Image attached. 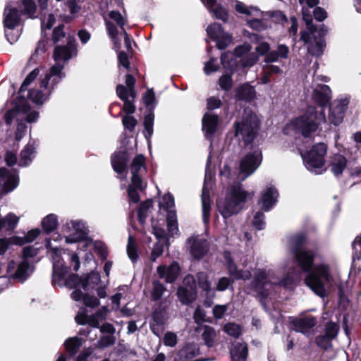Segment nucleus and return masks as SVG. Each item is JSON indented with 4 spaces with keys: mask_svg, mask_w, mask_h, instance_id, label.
Here are the masks:
<instances>
[{
    "mask_svg": "<svg viewBox=\"0 0 361 361\" xmlns=\"http://www.w3.org/2000/svg\"><path fill=\"white\" fill-rule=\"evenodd\" d=\"M313 98L319 104V109L310 106L306 113L286 124L283 133L288 135H296L301 133L307 137L314 132L318 125L324 121L325 114L322 106L326 104L331 99V90L326 85H318L313 92Z\"/></svg>",
    "mask_w": 361,
    "mask_h": 361,
    "instance_id": "1",
    "label": "nucleus"
},
{
    "mask_svg": "<svg viewBox=\"0 0 361 361\" xmlns=\"http://www.w3.org/2000/svg\"><path fill=\"white\" fill-rule=\"evenodd\" d=\"M75 51V49L71 41L67 46L56 47L54 53L56 63L51 67L49 73L44 77L41 76L39 88L29 91L28 97L30 100L37 104H42L49 99L54 87L65 77V73L62 71L63 64L61 62L69 60Z\"/></svg>",
    "mask_w": 361,
    "mask_h": 361,
    "instance_id": "2",
    "label": "nucleus"
},
{
    "mask_svg": "<svg viewBox=\"0 0 361 361\" xmlns=\"http://www.w3.org/2000/svg\"><path fill=\"white\" fill-rule=\"evenodd\" d=\"M62 232L67 234L65 238L66 243H78V252L71 256V264L74 271L80 268L90 269L94 264L93 255L90 251L83 250L92 245L91 239L87 238L88 228L82 220H70L62 226Z\"/></svg>",
    "mask_w": 361,
    "mask_h": 361,
    "instance_id": "3",
    "label": "nucleus"
},
{
    "mask_svg": "<svg viewBox=\"0 0 361 361\" xmlns=\"http://www.w3.org/2000/svg\"><path fill=\"white\" fill-rule=\"evenodd\" d=\"M254 192L247 191L242 185L236 184L226 188L224 198L216 203L217 209L224 219L240 212L245 204L254 197Z\"/></svg>",
    "mask_w": 361,
    "mask_h": 361,
    "instance_id": "4",
    "label": "nucleus"
},
{
    "mask_svg": "<svg viewBox=\"0 0 361 361\" xmlns=\"http://www.w3.org/2000/svg\"><path fill=\"white\" fill-rule=\"evenodd\" d=\"M100 272H86L79 276L74 272H52L53 286L66 287L70 289L81 286L85 291L94 289L101 283Z\"/></svg>",
    "mask_w": 361,
    "mask_h": 361,
    "instance_id": "5",
    "label": "nucleus"
},
{
    "mask_svg": "<svg viewBox=\"0 0 361 361\" xmlns=\"http://www.w3.org/2000/svg\"><path fill=\"white\" fill-rule=\"evenodd\" d=\"M306 242V235L303 233L293 234L287 238V250L293 256L302 271H311L314 264V252L302 250Z\"/></svg>",
    "mask_w": 361,
    "mask_h": 361,
    "instance_id": "6",
    "label": "nucleus"
},
{
    "mask_svg": "<svg viewBox=\"0 0 361 361\" xmlns=\"http://www.w3.org/2000/svg\"><path fill=\"white\" fill-rule=\"evenodd\" d=\"M312 8L302 6V18L306 23L307 30L300 35V39L307 45L308 52L312 56H319L325 46L324 40L317 36L315 26L312 24Z\"/></svg>",
    "mask_w": 361,
    "mask_h": 361,
    "instance_id": "7",
    "label": "nucleus"
},
{
    "mask_svg": "<svg viewBox=\"0 0 361 361\" xmlns=\"http://www.w3.org/2000/svg\"><path fill=\"white\" fill-rule=\"evenodd\" d=\"M304 284L321 298L328 296L336 282L331 272H307Z\"/></svg>",
    "mask_w": 361,
    "mask_h": 361,
    "instance_id": "8",
    "label": "nucleus"
},
{
    "mask_svg": "<svg viewBox=\"0 0 361 361\" xmlns=\"http://www.w3.org/2000/svg\"><path fill=\"white\" fill-rule=\"evenodd\" d=\"M250 46L245 44L237 47L234 53L225 52L221 55V63L224 68L232 71L237 63L243 67L252 66L258 61V56L250 53Z\"/></svg>",
    "mask_w": 361,
    "mask_h": 361,
    "instance_id": "9",
    "label": "nucleus"
},
{
    "mask_svg": "<svg viewBox=\"0 0 361 361\" xmlns=\"http://www.w3.org/2000/svg\"><path fill=\"white\" fill-rule=\"evenodd\" d=\"M305 167L308 171L315 174H321L326 171L325 155L327 146L324 143H318L305 153L299 149Z\"/></svg>",
    "mask_w": 361,
    "mask_h": 361,
    "instance_id": "10",
    "label": "nucleus"
},
{
    "mask_svg": "<svg viewBox=\"0 0 361 361\" xmlns=\"http://www.w3.org/2000/svg\"><path fill=\"white\" fill-rule=\"evenodd\" d=\"M236 137H241L245 145L254 140L259 127V118L257 115L245 111L240 122L235 123Z\"/></svg>",
    "mask_w": 361,
    "mask_h": 361,
    "instance_id": "11",
    "label": "nucleus"
},
{
    "mask_svg": "<svg viewBox=\"0 0 361 361\" xmlns=\"http://www.w3.org/2000/svg\"><path fill=\"white\" fill-rule=\"evenodd\" d=\"M329 169L336 177L348 170L350 176H358L361 173L360 166H354L351 161L348 162L346 158L340 154L332 155L329 160Z\"/></svg>",
    "mask_w": 361,
    "mask_h": 361,
    "instance_id": "12",
    "label": "nucleus"
},
{
    "mask_svg": "<svg viewBox=\"0 0 361 361\" xmlns=\"http://www.w3.org/2000/svg\"><path fill=\"white\" fill-rule=\"evenodd\" d=\"M262 161V152L255 149L242 157L239 162L240 173L242 180L251 176L260 166Z\"/></svg>",
    "mask_w": 361,
    "mask_h": 361,
    "instance_id": "13",
    "label": "nucleus"
},
{
    "mask_svg": "<svg viewBox=\"0 0 361 361\" xmlns=\"http://www.w3.org/2000/svg\"><path fill=\"white\" fill-rule=\"evenodd\" d=\"M235 10L238 13L255 17L247 21V23L253 30L261 31L267 28L265 23L258 18L262 16V12L259 9L254 7H247L241 2H237L235 4Z\"/></svg>",
    "mask_w": 361,
    "mask_h": 361,
    "instance_id": "14",
    "label": "nucleus"
},
{
    "mask_svg": "<svg viewBox=\"0 0 361 361\" xmlns=\"http://www.w3.org/2000/svg\"><path fill=\"white\" fill-rule=\"evenodd\" d=\"M19 184L17 171L0 169V196L13 190Z\"/></svg>",
    "mask_w": 361,
    "mask_h": 361,
    "instance_id": "15",
    "label": "nucleus"
},
{
    "mask_svg": "<svg viewBox=\"0 0 361 361\" xmlns=\"http://www.w3.org/2000/svg\"><path fill=\"white\" fill-rule=\"evenodd\" d=\"M208 36L212 39L219 49H224L232 43V37L224 32L222 27L219 23H214L207 28Z\"/></svg>",
    "mask_w": 361,
    "mask_h": 361,
    "instance_id": "16",
    "label": "nucleus"
},
{
    "mask_svg": "<svg viewBox=\"0 0 361 361\" xmlns=\"http://www.w3.org/2000/svg\"><path fill=\"white\" fill-rule=\"evenodd\" d=\"M212 175L207 170L205 173L204 185L202 190V220L204 224H208L211 211L209 189L212 186Z\"/></svg>",
    "mask_w": 361,
    "mask_h": 361,
    "instance_id": "17",
    "label": "nucleus"
},
{
    "mask_svg": "<svg viewBox=\"0 0 361 361\" xmlns=\"http://www.w3.org/2000/svg\"><path fill=\"white\" fill-rule=\"evenodd\" d=\"M164 221L163 219L155 222L154 220L152 221V226L154 235L159 240V242L156 243L153 247L151 254V259L155 261L156 259L159 257L164 251V243L166 240V233L163 228Z\"/></svg>",
    "mask_w": 361,
    "mask_h": 361,
    "instance_id": "18",
    "label": "nucleus"
},
{
    "mask_svg": "<svg viewBox=\"0 0 361 361\" xmlns=\"http://www.w3.org/2000/svg\"><path fill=\"white\" fill-rule=\"evenodd\" d=\"M348 104L347 97H341L334 102L329 109V120L331 123L338 126L342 123Z\"/></svg>",
    "mask_w": 361,
    "mask_h": 361,
    "instance_id": "19",
    "label": "nucleus"
},
{
    "mask_svg": "<svg viewBox=\"0 0 361 361\" xmlns=\"http://www.w3.org/2000/svg\"><path fill=\"white\" fill-rule=\"evenodd\" d=\"M267 285H269L267 272H257L251 282L250 287L258 294L261 300H266L269 296Z\"/></svg>",
    "mask_w": 361,
    "mask_h": 361,
    "instance_id": "20",
    "label": "nucleus"
},
{
    "mask_svg": "<svg viewBox=\"0 0 361 361\" xmlns=\"http://www.w3.org/2000/svg\"><path fill=\"white\" fill-rule=\"evenodd\" d=\"M290 324L295 331L307 334L317 325V319L313 315H307L293 318Z\"/></svg>",
    "mask_w": 361,
    "mask_h": 361,
    "instance_id": "21",
    "label": "nucleus"
},
{
    "mask_svg": "<svg viewBox=\"0 0 361 361\" xmlns=\"http://www.w3.org/2000/svg\"><path fill=\"white\" fill-rule=\"evenodd\" d=\"M190 245V253L195 259H200L206 255L209 250L208 242L199 236H192L188 240Z\"/></svg>",
    "mask_w": 361,
    "mask_h": 361,
    "instance_id": "22",
    "label": "nucleus"
},
{
    "mask_svg": "<svg viewBox=\"0 0 361 361\" xmlns=\"http://www.w3.org/2000/svg\"><path fill=\"white\" fill-rule=\"evenodd\" d=\"M38 251L32 246H27L23 250V258L19 262L16 271H30L35 269V264L37 262L35 259Z\"/></svg>",
    "mask_w": 361,
    "mask_h": 361,
    "instance_id": "23",
    "label": "nucleus"
},
{
    "mask_svg": "<svg viewBox=\"0 0 361 361\" xmlns=\"http://www.w3.org/2000/svg\"><path fill=\"white\" fill-rule=\"evenodd\" d=\"M278 197L279 193L276 189L273 186L267 187V189L262 192L259 204L262 209L268 212L276 204Z\"/></svg>",
    "mask_w": 361,
    "mask_h": 361,
    "instance_id": "24",
    "label": "nucleus"
},
{
    "mask_svg": "<svg viewBox=\"0 0 361 361\" xmlns=\"http://www.w3.org/2000/svg\"><path fill=\"white\" fill-rule=\"evenodd\" d=\"M145 159L143 155H137L133 160L130 166L131 181L133 184L137 182H145L142 180V176L145 173Z\"/></svg>",
    "mask_w": 361,
    "mask_h": 361,
    "instance_id": "25",
    "label": "nucleus"
},
{
    "mask_svg": "<svg viewBox=\"0 0 361 361\" xmlns=\"http://www.w3.org/2000/svg\"><path fill=\"white\" fill-rule=\"evenodd\" d=\"M61 235L55 233L53 235L51 238H47L45 240V246L49 252H52L55 255L53 257V271H63V264L61 261L60 257L58 256L57 252L59 251L58 246H54L51 243V240L54 242H59L62 240Z\"/></svg>",
    "mask_w": 361,
    "mask_h": 361,
    "instance_id": "26",
    "label": "nucleus"
},
{
    "mask_svg": "<svg viewBox=\"0 0 361 361\" xmlns=\"http://www.w3.org/2000/svg\"><path fill=\"white\" fill-rule=\"evenodd\" d=\"M202 130L204 132V135L207 139L211 140L213 134L216 130L219 123L218 116L211 113L207 112L203 116L202 120Z\"/></svg>",
    "mask_w": 361,
    "mask_h": 361,
    "instance_id": "27",
    "label": "nucleus"
},
{
    "mask_svg": "<svg viewBox=\"0 0 361 361\" xmlns=\"http://www.w3.org/2000/svg\"><path fill=\"white\" fill-rule=\"evenodd\" d=\"M176 295L181 304L189 305L197 298L195 286L194 287L190 286V289L184 286H180L177 289Z\"/></svg>",
    "mask_w": 361,
    "mask_h": 361,
    "instance_id": "28",
    "label": "nucleus"
},
{
    "mask_svg": "<svg viewBox=\"0 0 361 361\" xmlns=\"http://www.w3.org/2000/svg\"><path fill=\"white\" fill-rule=\"evenodd\" d=\"M289 55V48L285 44H279L276 49L269 51L265 56L266 63H272L279 61L281 59H288Z\"/></svg>",
    "mask_w": 361,
    "mask_h": 361,
    "instance_id": "29",
    "label": "nucleus"
},
{
    "mask_svg": "<svg viewBox=\"0 0 361 361\" xmlns=\"http://www.w3.org/2000/svg\"><path fill=\"white\" fill-rule=\"evenodd\" d=\"M116 94L118 97L124 102L123 110L128 115L133 114L135 111V106L133 102L129 99V94H127V90L123 85H118L116 87Z\"/></svg>",
    "mask_w": 361,
    "mask_h": 361,
    "instance_id": "30",
    "label": "nucleus"
},
{
    "mask_svg": "<svg viewBox=\"0 0 361 361\" xmlns=\"http://www.w3.org/2000/svg\"><path fill=\"white\" fill-rule=\"evenodd\" d=\"M4 25L8 30H13L19 23L20 16L15 8L7 6L4 11Z\"/></svg>",
    "mask_w": 361,
    "mask_h": 361,
    "instance_id": "31",
    "label": "nucleus"
},
{
    "mask_svg": "<svg viewBox=\"0 0 361 361\" xmlns=\"http://www.w3.org/2000/svg\"><path fill=\"white\" fill-rule=\"evenodd\" d=\"M35 143H28L20 152V157L18 162L20 166H28L32 161L35 154Z\"/></svg>",
    "mask_w": 361,
    "mask_h": 361,
    "instance_id": "32",
    "label": "nucleus"
},
{
    "mask_svg": "<svg viewBox=\"0 0 361 361\" xmlns=\"http://www.w3.org/2000/svg\"><path fill=\"white\" fill-rule=\"evenodd\" d=\"M199 354V348L195 344L188 343L178 351V355L180 361H190Z\"/></svg>",
    "mask_w": 361,
    "mask_h": 361,
    "instance_id": "33",
    "label": "nucleus"
},
{
    "mask_svg": "<svg viewBox=\"0 0 361 361\" xmlns=\"http://www.w3.org/2000/svg\"><path fill=\"white\" fill-rule=\"evenodd\" d=\"M127 162L126 153L123 151L115 152L111 157V164L114 170L117 173H121L124 171Z\"/></svg>",
    "mask_w": 361,
    "mask_h": 361,
    "instance_id": "34",
    "label": "nucleus"
},
{
    "mask_svg": "<svg viewBox=\"0 0 361 361\" xmlns=\"http://www.w3.org/2000/svg\"><path fill=\"white\" fill-rule=\"evenodd\" d=\"M41 231L39 228H35L29 231L26 235L23 237L13 236L10 238V242L14 245H22L35 240L40 234Z\"/></svg>",
    "mask_w": 361,
    "mask_h": 361,
    "instance_id": "35",
    "label": "nucleus"
},
{
    "mask_svg": "<svg viewBox=\"0 0 361 361\" xmlns=\"http://www.w3.org/2000/svg\"><path fill=\"white\" fill-rule=\"evenodd\" d=\"M235 96L240 100L251 101L255 98L256 92L252 86L245 83L236 90Z\"/></svg>",
    "mask_w": 361,
    "mask_h": 361,
    "instance_id": "36",
    "label": "nucleus"
},
{
    "mask_svg": "<svg viewBox=\"0 0 361 361\" xmlns=\"http://www.w3.org/2000/svg\"><path fill=\"white\" fill-rule=\"evenodd\" d=\"M232 361H246L248 356L247 344L238 343L231 350Z\"/></svg>",
    "mask_w": 361,
    "mask_h": 361,
    "instance_id": "37",
    "label": "nucleus"
},
{
    "mask_svg": "<svg viewBox=\"0 0 361 361\" xmlns=\"http://www.w3.org/2000/svg\"><path fill=\"white\" fill-rule=\"evenodd\" d=\"M82 345V338L75 336L68 338L64 343L65 349L68 353V357H74L79 351Z\"/></svg>",
    "mask_w": 361,
    "mask_h": 361,
    "instance_id": "38",
    "label": "nucleus"
},
{
    "mask_svg": "<svg viewBox=\"0 0 361 361\" xmlns=\"http://www.w3.org/2000/svg\"><path fill=\"white\" fill-rule=\"evenodd\" d=\"M146 182H137L136 184H133L131 181V183L128 188V194L130 201L134 203L138 202L140 201V196L137 191H142L146 188Z\"/></svg>",
    "mask_w": 361,
    "mask_h": 361,
    "instance_id": "39",
    "label": "nucleus"
},
{
    "mask_svg": "<svg viewBox=\"0 0 361 361\" xmlns=\"http://www.w3.org/2000/svg\"><path fill=\"white\" fill-rule=\"evenodd\" d=\"M58 217L54 214H49L42 220L41 225L44 232L49 233L54 231L58 226Z\"/></svg>",
    "mask_w": 361,
    "mask_h": 361,
    "instance_id": "40",
    "label": "nucleus"
},
{
    "mask_svg": "<svg viewBox=\"0 0 361 361\" xmlns=\"http://www.w3.org/2000/svg\"><path fill=\"white\" fill-rule=\"evenodd\" d=\"M206 272H197L198 287L205 292L206 296L209 297L210 293H212V297H214V291L212 290L211 283L208 280L207 276L205 275Z\"/></svg>",
    "mask_w": 361,
    "mask_h": 361,
    "instance_id": "41",
    "label": "nucleus"
},
{
    "mask_svg": "<svg viewBox=\"0 0 361 361\" xmlns=\"http://www.w3.org/2000/svg\"><path fill=\"white\" fill-rule=\"evenodd\" d=\"M168 231L171 236L178 233V226L176 211H170L166 214Z\"/></svg>",
    "mask_w": 361,
    "mask_h": 361,
    "instance_id": "42",
    "label": "nucleus"
},
{
    "mask_svg": "<svg viewBox=\"0 0 361 361\" xmlns=\"http://www.w3.org/2000/svg\"><path fill=\"white\" fill-rule=\"evenodd\" d=\"M216 337V332L214 329L210 326H204V331L202 334V338L204 343L209 348L214 345V338Z\"/></svg>",
    "mask_w": 361,
    "mask_h": 361,
    "instance_id": "43",
    "label": "nucleus"
},
{
    "mask_svg": "<svg viewBox=\"0 0 361 361\" xmlns=\"http://www.w3.org/2000/svg\"><path fill=\"white\" fill-rule=\"evenodd\" d=\"M159 209L166 211L167 214L170 211H176L174 209V199L170 194L164 195L159 202Z\"/></svg>",
    "mask_w": 361,
    "mask_h": 361,
    "instance_id": "44",
    "label": "nucleus"
},
{
    "mask_svg": "<svg viewBox=\"0 0 361 361\" xmlns=\"http://www.w3.org/2000/svg\"><path fill=\"white\" fill-rule=\"evenodd\" d=\"M294 272H286L279 281L280 286L292 290L297 284V279L293 274Z\"/></svg>",
    "mask_w": 361,
    "mask_h": 361,
    "instance_id": "45",
    "label": "nucleus"
},
{
    "mask_svg": "<svg viewBox=\"0 0 361 361\" xmlns=\"http://www.w3.org/2000/svg\"><path fill=\"white\" fill-rule=\"evenodd\" d=\"M153 288L151 292L152 300L156 302L159 300L166 290L165 286L159 281H154L152 283Z\"/></svg>",
    "mask_w": 361,
    "mask_h": 361,
    "instance_id": "46",
    "label": "nucleus"
},
{
    "mask_svg": "<svg viewBox=\"0 0 361 361\" xmlns=\"http://www.w3.org/2000/svg\"><path fill=\"white\" fill-rule=\"evenodd\" d=\"M224 331L228 336L238 338L241 334V326L235 323L228 322L224 325Z\"/></svg>",
    "mask_w": 361,
    "mask_h": 361,
    "instance_id": "47",
    "label": "nucleus"
},
{
    "mask_svg": "<svg viewBox=\"0 0 361 361\" xmlns=\"http://www.w3.org/2000/svg\"><path fill=\"white\" fill-rule=\"evenodd\" d=\"M108 33L114 42V48L118 50L121 48L120 41L117 38L118 30L116 27L111 22L107 21L106 23Z\"/></svg>",
    "mask_w": 361,
    "mask_h": 361,
    "instance_id": "48",
    "label": "nucleus"
},
{
    "mask_svg": "<svg viewBox=\"0 0 361 361\" xmlns=\"http://www.w3.org/2000/svg\"><path fill=\"white\" fill-rule=\"evenodd\" d=\"M128 256L132 262L137 260L138 255L137 252V246L135 239L133 236L129 235L127 245Z\"/></svg>",
    "mask_w": 361,
    "mask_h": 361,
    "instance_id": "49",
    "label": "nucleus"
},
{
    "mask_svg": "<svg viewBox=\"0 0 361 361\" xmlns=\"http://www.w3.org/2000/svg\"><path fill=\"white\" fill-rule=\"evenodd\" d=\"M18 222V218L13 214L10 213L4 220L0 219V230L4 226H6L8 229L13 228Z\"/></svg>",
    "mask_w": 361,
    "mask_h": 361,
    "instance_id": "50",
    "label": "nucleus"
},
{
    "mask_svg": "<svg viewBox=\"0 0 361 361\" xmlns=\"http://www.w3.org/2000/svg\"><path fill=\"white\" fill-rule=\"evenodd\" d=\"M115 343L116 338L113 335L102 336L98 340L97 347L100 349H104L114 345Z\"/></svg>",
    "mask_w": 361,
    "mask_h": 361,
    "instance_id": "51",
    "label": "nucleus"
},
{
    "mask_svg": "<svg viewBox=\"0 0 361 361\" xmlns=\"http://www.w3.org/2000/svg\"><path fill=\"white\" fill-rule=\"evenodd\" d=\"M152 206V201L151 200H147L145 202H142L138 209V218L139 221L143 224L145 218L147 216V214L148 210Z\"/></svg>",
    "mask_w": 361,
    "mask_h": 361,
    "instance_id": "52",
    "label": "nucleus"
},
{
    "mask_svg": "<svg viewBox=\"0 0 361 361\" xmlns=\"http://www.w3.org/2000/svg\"><path fill=\"white\" fill-rule=\"evenodd\" d=\"M338 330L339 326L337 324L329 322L325 325L324 335L332 340L336 337Z\"/></svg>",
    "mask_w": 361,
    "mask_h": 361,
    "instance_id": "53",
    "label": "nucleus"
},
{
    "mask_svg": "<svg viewBox=\"0 0 361 361\" xmlns=\"http://www.w3.org/2000/svg\"><path fill=\"white\" fill-rule=\"evenodd\" d=\"M135 83V78L130 75L127 74L126 76V85L125 87L127 90V94H129L130 98L134 99L136 97V93L134 89V85Z\"/></svg>",
    "mask_w": 361,
    "mask_h": 361,
    "instance_id": "54",
    "label": "nucleus"
},
{
    "mask_svg": "<svg viewBox=\"0 0 361 361\" xmlns=\"http://www.w3.org/2000/svg\"><path fill=\"white\" fill-rule=\"evenodd\" d=\"M253 226L258 230H262L265 228L264 214L262 212H256L254 215Z\"/></svg>",
    "mask_w": 361,
    "mask_h": 361,
    "instance_id": "55",
    "label": "nucleus"
},
{
    "mask_svg": "<svg viewBox=\"0 0 361 361\" xmlns=\"http://www.w3.org/2000/svg\"><path fill=\"white\" fill-rule=\"evenodd\" d=\"M32 272H13V274H11L9 278H11V286H13L15 281L19 283L25 282L30 276Z\"/></svg>",
    "mask_w": 361,
    "mask_h": 361,
    "instance_id": "56",
    "label": "nucleus"
},
{
    "mask_svg": "<svg viewBox=\"0 0 361 361\" xmlns=\"http://www.w3.org/2000/svg\"><path fill=\"white\" fill-rule=\"evenodd\" d=\"M22 5L25 14L31 17L35 13L37 6L34 0H23Z\"/></svg>",
    "mask_w": 361,
    "mask_h": 361,
    "instance_id": "57",
    "label": "nucleus"
},
{
    "mask_svg": "<svg viewBox=\"0 0 361 361\" xmlns=\"http://www.w3.org/2000/svg\"><path fill=\"white\" fill-rule=\"evenodd\" d=\"M315 343L321 348L328 350L331 347V339L324 334L319 335L315 338Z\"/></svg>",
    "mask_w": 361,
    "mask_h": 361,
    "instance_id": "58",
    "label": "nucleus"
},
{
    "mask_svg": "<svg viewBox=\"0 0 361 361\" xmlns=\"http://www.w3.org/2000/svg\"><path fill=\"white\" fill-rule=\"evenodd\" d=\"M152 319L157 326H164L165 324V312L162 310H155L152 315Z\"/></svg>",
    "mask_w": 361,
    "mask_h": 361,
    "instance_id": "59",
    "label": "nucleus"
},
{
    "mask_svg": "<svg viewBox=\"0 0 361 361\" xmlns=\"http://www.w3.org/2000/svg\"><path fill=\"white\" fill-rule=\"evenodd\" d=\"M82 302L86 307L90 308L97 307L100 304L99 300L97 298L88 293H85Z\"/></svg>",
    "mask_w": 361,
    "mask_h": 361,
    "instance_id": "60",
    "label": "nucleus"
},
{
    "mask_svg": "<svg viewBox=\"0 0 361 361\" xmlns=\"http://www.w3.org/2000/svg\"><path fill=\"white\" fill-rule=\"evenodd\" d=\"M39 73V69L35 68L26 77L20 88V92H23L27 90L28 85L37 78Z\"/></svg>",
    "mask_w": 361,
    "mask_h": 361,
    "instance_id": "61",
    "label": "nucleus"
},
{
    "mask_svg": "<svg viewBox=\"0 0 361 361\" xmlns=\"http://www.w3.org/2000/svg\"><path fill=\"white\" fill-rule=\"evenodd\" d=\"M122 123L126 129L133 131L135 129L137 121L133 116L126 115L123 117Z\"/></svg>",
    "mask_w": 361,
    "mask_h": 361,
    "instance_id": "62",
    "label": "nucleus"
},
{
    "mask_svg": "<svg viewBox=\"0 0 361 361\" xmlns=\"http://www.w3.org/2000/svg\"><path fill=\"white\" fill-rule=\"evenodd\" d=\"M209 11L213 13L214 16L216 18L221 20L224 22L227 20V18H228L227 11L222 6H218L214 8H212L209 10Z\"/></svg>",
    "mask_w": 361,
    "mask_h": 361,
    "instance_id": "63",
    "label": "nucleus"
},
{
    "mask_svg": "<svg viewBox=\"0 0 361 361\" xmlns=\"http://www.w3.org/2000/svg\"><path fill=\"white\" fill-rule=\"evenodd\" d=\"M164 344L166 346L174 347L177 344V336L173 332L168 331L163 338Z\"/></svg>",
    "mask_w": 361,
    "mask_h": 361,
    "instance_id": "64",
    "label": "nucleus"
}]
</instances>
